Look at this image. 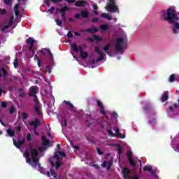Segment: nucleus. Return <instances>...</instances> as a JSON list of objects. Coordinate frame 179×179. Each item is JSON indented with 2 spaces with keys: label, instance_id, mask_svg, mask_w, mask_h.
I'll return each instance as SVG.
<instances>
[{
  "label": "nucleus",
  "instance_id": "obj_59",
  "mask_svg": "<svg viewBox=\"0 0 179 179\" xmlns=\"http://www.w3.org/2000/svg\"><path fill=\"white\" fill-rule=\"evenodd\" d=\"M92 23H97V22H99V18L94 17L92 19Z\"/></svg>",
  "mask_w": 179,
  "mask_h": 179
},
{
  "label": "nucleus",
  "instance_id": "obj_42",
  "mask_svg": "<svg viewBox=\"0 0 179 179\" xmlns=\"http://www.w3.org/2000/svg\"><path fill=\"white\" fill-rule=\"evenodd\" d=\"M55 22H56L57 26H59L60 27L62 26V21L61 20H59V19L57 18V19L55 20Z\"/></svg>",
  "mask_w": 179,
  "mask_h": 179
},
{
  "label": "nucleus",
  "instance_id": "obj_51",
  "mask_svg": "<svg viewBox=\"0 0 179 179\" xmlns=\"http://www.w3.org/2000/svg\"><path fill=\"white\" fill-rule=\"evenodd\" d=\"M54 10H55V7H51L50 9L48 10V12H49V13H54Z\"/></svg>",
  "mask_w": 179,
  "mask_h": 179
},
{
  "label": "nucleus",
  "instance_id": "obj_3",
  "mask_svg": "<svg viewBox=\"0 0 179 179\" xmlns=\"http://www.w3.org/2000/svg\"><path fill=\"white\" fill-rule=\"evenodd\" d=\"M94 51L96 54H98L99 57L96 59H92L91 60V64H96V62H100L104 59V53L100 50V48H99V46L94 47Z\"/></svg>",
  "mask_w": 179,
  "mask_h": 179
},
{
  "label": "nucleus",
  "instance_id": "obj_31",
  "mask_svg": "<svg viewBox=\"0 0 179 179\" xmlns=\"http://www.w3.org/2000/svg\"><path fill=\"white\" fill-rule=\"evenodd\" d=\"M101 17H103V19H108V20H111V18H110V16L108 15V14L106 13H103L101 14Z\"/></svg>",
  "mask_w": 179,
  "mask_h": 179
},
{
  "label": "nucleus",
  "instance_id": "obj_30",
  "mask_svg": "<svg viewBox=\"0 0 179 179\" xmlns=\"http://www.w3.org/2000/svg\"><path fill=\"white\" fill-rule=\"evenodd\" d=\"M45 51H46V52H48V54H49L50 59H54V56L52 55V52H51V50H50L49 48H45Z\"/></svg>",
  "mask_w": 179,
  "mask_h": 179
},
{
  "label": "nucleus",
  "instance_id": "obj_19",
  "mask_svg": "<svg viewBox=\"0 0 179 179\" xmlns=\"http://www.w3.org/2000/svg\"><path fill=\"white\" fill-rule=\"evenodd\" d=\"M63 104L68 106L69 108H70L71 111H73V110L75 109V106L69 101H64Z\"/></svg>",
  "mask_w": 179,
  "mask_h": 179
},
{
  "label": "nucleus",
  "instance_id": "obj_11",
  "mask_svg": "<svg viewBox=\"0 0 179 179\" xmlns=\"http://www.w3.org/2000/svg\"><path fill=\"white\" fill-rule=\"evenodd\" d=\"M86 5H87V1L82 0H78L75 3V6H76L77 8H85Z\"/></svg>",
  "mask_w": 179,
  "mask_h": 179
},
{
  "label": "nucleus",
  "instance_id": "obj_25",
  "mask_svg": "<svg viewBox=\"0 0 179 179\" xmlns=\"http://www.w3.org/2000/svg\"><path fill=\"white\" fill-rule=\"evenodd\" d=\"M122 173L124 176H129V174H131V170H129V169L127 167H124L123 169Z\"/></svg>",
  "mask_w": 179,
  "mask_h": 179
},
{
  "label": "nucleus",
  "instance_id": "obj_28",
  "mask_svg": "<svg viewBox=\"0 0 179 179\" xmlns=\"http://www.w3.org/2000/svg\"><path fill=\"white\" fill-rule=\"evenodd\" d=\"M7 134L8 136H10L11 138L15 136V131L12 130L11 129H7Z\"/></svg>",
  "mask_w": 179,
  "mask_h": 179
},
{
  "label": "nucleus",
  "instance_id": "obj_43",
  "mask_svg": "<svg viewBox=\"0 0 179 179\" xmlns=\"http://www.w3.org/2000/svg\"><path fill=\"white\" fill-rule=\"evenodd\" d=\"M111 166H113V162L112 161H109L107 162V169L108 170H110V169H111Z\"/></svg>",
  "mask_w": 179,
  "mask_h": 179
},
{
  "label": "nucleus",
  "instance_id": "obj_17",
  "mask_svg": "<svg viewBox=\"0 0 179 179\" xmlns=\"http://www.w3.org/2000/svg\"><path fill=\"white\" fill-rule=\"evenodd\" d=\"M81 17H83L84 19H87L89 17V10H83L80 11Z\"/></svg>",
  "mask_w": 179,
  "mask_h": 179
},
{
  "label": "nucleus",
  "instance_id": "obj_20",
  "mask_svg": "<svg viewBox=\"0 0 179 179\" xmlns=\"http://www.w3.org/2000/svg\"><path fill=\"white\" fill-rule=\"evenodd\" d=\"M99 29L102 33H104V31H107L110 27H108V24H105L100 25Z\"/></svg>",
  "mask_w": 179,
  "mask_h": 179
},
{
  "label": "nucleus",
  "instance_id": "obj_15",
  "mask_svg": "<svg viewBox=\"0 0 179 179\" xmlns=\"http://www.w3.org/2000/svg\"><path fill=\"white\" fill-rule=\"evenodd\" d=\"M8 76V71L2 67L0 68V78H6Z\"/></svg>",
  "mask_w": 179,
  "mask_h": 179
},
{
  "label": "nucleus",
  "instance_id": "obj_34",
  "mask_svg": "<svg viewBox=\"0 0 179 179\" xmlns=\"http://www.w3.org/2000/svg\"><path fill=\"white\" fill-rule=\"evenodd\" d=\"M110 50V45H107L106 46L103 47V50L106 51V54H108V55H110V52L108 51Z\"/></svg>",
  "mask_w": 179,
  "mask_h": 179
},
{
  "label": "nucleus",
  "instance_id": "obj_9",
  "mask_svg": "<svg viewBox=\"0 0 179 179\" xmlns=\"http://www.w3.org/2000/svg\"><path fill=\"white\" fill-rule=\"evenodd\" d=\"M30 93L29 94V96L31 97L33 96H36L37 93H38V87L37 86H32L29 88Z\"/></svg>",
  "mask_w": 179,
  "mask_h": 179
},
{
  "label": "nucleus",
  "instance_id": "obj_6",
  "mask_svg": "<svg viewBox=\"0 0 179 179\" xmlns=\"http://www.w3.org/2000/svg\"><path fill=\"white\" fill-rule=\"evenodd\" d=\"M124 42V38H118L116 40V43H115V50L117 52H120V51H121L122 50L124 49V48L121 45L122 43Z\"/></svg>",
  "mask_w": 179,
  "mask_h": 179
},
{
  "label": "nucleus",
  "instance_id": "obj_32",
  "mask_svg": "<svg viewBox=\"0 0 179 179\" xmlns=\"http://www.w3.org/2000/svg\"><path fill=\"white\" fill-rule=\"evenodd\" d=\"M167 100H169V95L167 94H164L162 96V101L164 102V101H167Z\"/></svg>",
  "mask_w": 179,
  "mask_h": 179
},
{
  "label": "nucleus",
  "instance_id": "obj_2",
  "mask_svg": "<svg viewBox=\"0 0 179 179\" xmlns=\"http://www.w3.org/2000/svg\"><path fill=\"white\" fill-rule=\"evenodd\" d=\"M110 3L106 5L105 7V9L106 10H109L110 13H120V9H118V6H117V2H115V0H108Z\"/></svg>",
  "mask_w": 179,
  "mask_h": 179
},
{
  "label": "nucleus",
  "instance_id": "obj_10",
  "mask_svg": "<svg viewBox=\"0 0 179 179\" xmlns=\"http://www.w3.org/2000/svg\"><path fill=\"white\" fill-rule=\"evenodd\" d=\"M49 163H50L52 167H55L56 170H58L61 166H62V164L61 162L57 161L55 164L54 163V161H52V158L49 159Z\"/></svg>",
  "mask_w": 179,
  "mask_h": 179
},
{
  "label": "nucleus",
  "instance_id": "obj_36",
  "mask_svg": "<svg viewBox=\"0 0 179 179\" xmlns=\"http://www.w3.org/2000/svg\"><path fill=\"white\" fill-rule=\"evenodd\" d=\"M174 80H176V75L172 74L169 77V82L173 83Z\"/></svg>",
  "mask_w": 179,
  "mask_h": 179
},
{
  "label": "nucleus",
  "instance_id": "obj_44",
  "mask_svg": "<svg viewBox=\"0 0 179 179\" xmlns=\"http://www.w3.org/2000/svg\"><path fill=\"white\" fill-rule=\"evenodd\" d=\"M93 38L96 41H100L101 40V38L97 35H94L93 36Z\"/></svg>",
  "mask_w": 179,
  "mask_h": 179
},
{
  "label": "nucleus",
  "instance_id": "obj_38",
  "mask_svg": "<svg viewBox=\"0 0 179 179\" xmlns=\"http://www.w3.org/2000/svg\"><path fill=\"white\" fill-rule=\"evenodd\" d=\"M144 171H152V166H145L143 167Z\"/></svg>",
  "mask_w": 179,
  "mask_h": 179
},
{
  "label": "nucleus",
  "instance_id": "obj_61",
  "mask_svg": "<svg viewBox=\"0 0 179 179\" xmlns=\"http://www.w3.org/2000/svg\"><path fill=\"white\" fill-rule=\"evenodd\" d=\"M149 124H150V125H154V124H156V120L153 119L152 120H150Z\"/></svg>",
  "mask_w": 179,
  "mask_h": 179
},
{
  "label": "nucleus",
  "instance_id": "obj_62",
  "mask_svg": "<svg viewBox=\"0 0 179 179\" xmlns=\"http://www.w3.org/2000/svg\"><path fill=\"white\" fill-rule=\"evenodd\" d=\"M107 161H104L103 163L102 164V167L106 168L107 167Z\"/></svg>",
  "mask_w": 179,
  "mask_h": 179
},
{
  "label": "nucleus",
  "instance_id": "obj_57",
  "mask_svg": "<svg viewBox=\"0 0 179 179\" xmlns=\"http://www.w3.org/2000/svg\"><path fill=\"white\" fill-rule=\"evenodd\" d=\"M144 110L145 111H149V110H150V105H145L144 107Z\"/></svg>",
  "mask_w": 179,
  "mask_h": 179
},
{
  "label": "nucleus",
  "instance_id": "obj_4",
  "mask_svg": "<svg viewBox=\"0 0 179 179\" xmlns=\"http://www.w3.org/2000/svg\"><path fill=\"white\" fill-rule=\"evenodd\" d=\"M27 44H29V51L32 52L33 55H34V44L37 43V41L34 40L33 38L29 37L26 41Z\"/></svg>",
  "mask_w": 179,
  "mask_h": 179
},
{
  "label": "nucleus",
  "instance_id": "obj_40",
  "mask_svg": "<svg viewBox=\"0 0 179 179\" xmlns=\"http://www.w3.org/2000/svg\"><path fill=\"white\" fill-rule=\"evenodd\" d=\"M15 111H16V109L15 108V106H11V107L9 110L10 114H13V113H15Z\"/></svg>",
  "mask_w": 179,
  "mask_h": 179
},
{
  "label": "nucleus",
  "instance_id": "obj_1",
  "mask_svg": "<svg viewBox=\"0 0 179 179\" xmlns=\"http://www.w3.org/2000/svg\"><path fill=\"white\" fill-rule=\"evenodd\" d=\"M29 150L30 152L33 163H37L38 162V156L40 155L38 150H37L33 144H31L29 145Z\"/></svg>",
  "mask_w": 179,
  "mask_h": 179
},
{
  "label": "nucleus",
  "instance_id": "obj_39",
  "mask_svg": "<svg viewBox=\"0 0 179 179\" xmlns=\"http://www.w3.org/2000/svg\"><path fill=\"white\" fill-rule=\"evenodd\" d=\"M132 152L131 151H128L127 153V159L128 160H129V159H132Z\"/></svg>",
  "mask_w": 179,
  "mask_h": 179
},
{
  "label": "nucleus",
  "instance_id": "obj_7",
  "mask_svg": "<svg viewBox=\"0 0 179 179\" xmlns=\"http://www.w3.org/2000/svg\"><path fill=\"white\" fill-rule=\"evenodd\" d=\"M66 10H71V8L68 6H64L60 9L62 19L64 20V22H66Z\"/></svg>",
  "mask_w": 179,
  "mask_h": 179
},
{
  "label": "nucleus",
  "instance_id": "obj_29",
  "mask_svg": "<svg viewBox=\"0 0 179 179\" xmlns=\"http://www.w3.org/2000/svg\"><path fill=\"white\" fill-rule=\"evenodd\" d=\"M14 12L15 16H19V4H16L14 7Z\"/></svg>",
  "mask_w": 179,
  "mask_h": 179
},
{
  "label": "nucleus",
  "instance_id": "obj_52",
  "mask_svg": "<svg viewBox=\"0 0 179 179\" xmlns=\"http://www.w3.org/2000/svg\"><path fill=\"white\" fill-rule=\"evenodd\" d=\"M27 140L28 141V142H30V141H31V134L30 133L27 134Z\"/></svg>",
  "mask_w": 179,
  "mask_h": 179
},
{
  "label": "nucleus",
  "instance_id": "obj_33",
  "mask_svg": "<svg viewBox=\"0 0 179 179\" xmlns=\"http://www.w3.org/2000/svg\"><path fill=\"white\" fill-rule=\"evenodd\" d=\"M32 97H34V101L35 102V104H38V106L41 105L37 95L32 96Z\"/></svg>",
  "mask_w": 179,
  "mask_h": 179
},
{
  "label": "nucleus",
  "instance_id": "obj_23",
  "mask_svg": "<svg viewBox=\"0 0 179 179\" xmlns=\"http://www.w3.org/2000/svg\"><path fill=\"white\" fill-rule=\"evenodd\" d=\"M18 92H20L19 94V97H20L21 99H23V97H26V92H24V89L20 88L18 89Z\"/></svg>",
  "mask_w": 179,
  "mask_h": 179
},
{
  "label": "nucleus",
  "instance_id": "obj_45",
  "mask_svg": "<svg viewBox=\"0 0 179 179\" xmlns=\"http://www.w3.org/2000/svg\"><path fill=\"white\" fill-rule=\"evenodd\" d=\"M31 166H32V167L36 169V167H37V166H38V167H41V164L39 163L38 161L37 163H34V164H31Z\"/></svg>",
  "mask_w": 179,
  "mask_h": 179
},
{
  "label": "nucleus",
  "instance_id": "obj_18",
  "mask_svg": "<svg viewBox=\"0 0 179 179\" xmlns=\"http://www.w3.org/2000/svg\"><path fill=\"white\" fill-rule=\"evenodd\" d=\"M115 136L120 138V139H124L125 136L120 132V128L117 127L115 129Z\"/></svg>",
  "mask_w": 179,
  "mask_h": 179
},
{
  "label": "nucleus",
  "instance_id": "obj_49",
  "mask_svg": "<svg viewBox=\"0 0 179 179\" xmlns=\"http://www.w3.org/2000/svg\"><path fill=\"white\" fill-rule=\"evenodd\" d=\"M100 113L101 114H103V115H106V110L104 109V106L100 108Z\"/></svg>",
  "mask_w": 179,
  "mask_h": 179
},
{
  "label": "nucleus",
  "instance_id": "obj_50",
  "mask_svg": "<svg viewBox=\"0 0 179 179\" xmlns=\"http://www.w3.org/2000/svg\"><path fill=\"white\" fill-rule=\"evenodd\" d=\"M97 106H98V107H99V108L104 107V106H103V103L99 100L97 101Z\"/></svg>",
  "mask_w": 179,
  "mask_h": 179
},
{
  "label": "nucleus",
  "instance_id": "obj_26",
  "mask_svg": "<svg viewBox=\"0 0 179 179\" xmlns=\"http://www.w3.org/2000/svg\"><path fill=\"white\" fill-rule=\"evenodd\" d=\"M87 57H89V53H87V52H82L80 53V58H82V59H86Z\"/></svg>",
  "mask_w": 179,
  "mask_h": 179
},
{
  "label": "nucleus",
  "instance_id": "obj_22",
  "mask_svg": "<svg viewBox=\"0 0 179 179\" xmlns=\"http://www.w3.org/2000/svg\"><path fill=\"white\" fill-rule=\"evenodd\" d=\"M42 145H43V146L50 145V140L47 139L45 136H42Z\"/></svg>",
  "mask_w": 179,
  "mask_h": 179
},
{
  "label": "nucleus",
  "instance_id": "obj_13",
  "mask_svg": "<svg viewBox=\"0 0 179 179\" xmlns=\"http://www.w3.org/2000/svg\"><path fill=\"white\" fill-rule=\"evenodd\" d=\"M81 31L82 33H91V34H94V33L99 31V29H97V27H92L87 29H83Z\"/></svg>",
  "mask_w": 179,
  "mask_h": 179
},
{
  "label": "nucleus",
  "instance_id": "obj_53",
  "mask_svg": "<svg viewBox=\"0 0 179 179\" xmlns=\"http://www.w3.org/2000/svg\"><path fill=\"white\" fill-rule=\"evenodd\" d=\"M22 117L24 118V120H27V118H29V115H27V113H23Z\"/></svg>",
  "mask_w": 179,
  "mask_h": 179
},
{
  "label": "nucleus",
  "instance_id": "obj_14",
  "mask_svg": "<svg viewBox=\"0 0 179 179\" xmlns=\"http://www.w3.org/2000/svg\"><path fill=\"white\" fill-rule=\"evenodd\" d=\"M59 156H61L62 157H66V154H65V152H64L57 151L56 152H55L53 158L57 159L58 160H59V159H60Z\"/></svg>",
  "mask_w": 179,
  "mask_h": 179
},
{
  "label": "nucleus",
  "instance_id": "obj_63",
  "mask_svg": "<svg viewBox=\"0 0 179 179\" xmlns=\"http://www.w3.org/2000/svg\"><path fill=\"white\" fill-rule=\"evenodd\" d=\"M50 174H51V176H53V177H57V174H55V171H50Z\"/></svg>",
  "mask_w": 179,
  "mask_h": 179
},
{
  "label": "nucleus",
  "instance_id": "obj_24",
  "mask_svg": "<svg viewBox=\"0 0 179 179\" xmlns=\"http://www.w3.org/2000/svg\"><path fill=\"white\" fill-rule=\"evenodd\" d=\"M129 163L130 164V166H131L133 167V169L135 170L136 167V162L134 160V158L129 159H128Z\"/></svg>",
  "mask_w": 179,
  "mask_h": 179
},
{
  "label": "nucleus",
  "instance_id": "obj_58",
  "mask_svg": "<svg viewBox=\"0 0 179 179\" xmlns=\"http://www.w3.org/2000/svg\"><path fill=\"white\" fill-rule=\"evenodd\" d=\"M50 2L53 3H59V2H62V0H50Z\"/></svg>",
  "mask_w": 179,
  "mask_h": 179
},
{
  "label": "nucleus",
  "instance_id": "obj_8",
  "mask_svg": "<svg viewBox=\"0 0 179 179\" xmlns=\"http://www.w3.org/2000/svg\"><path fill=\"white\" fill-rule=\"evenodd\" d=\"M71 50H73L74 52H83V48L82 46H78L76 43H71Z\"/></svg>",
  "mask_w": 179,
  "mask_h": 179
},
{
  "label": "nucleus",
  "instance_id": "obj_16",
  "mask_svg": "<svg viewBox=\"0 0 179 179\" xmlns=\"http://www.w3.org/2000/svg\"><path fill=\"white\" fill-rule=\"evenodd\" d=\"M34 110H35L36 114H37V115H41V105L35 104Z\"/></svg>",
  "mask_w": 179,
  "mask_h": 179
},
{
  "label": "nucleus",
  "instance_id": "obj_55",
  "mask_svg": "<svg viewBox=\"0 0 179 179\" xmlns=\"http://www.w3.org/2000/svg\"><path fill=\"white\" fill-rule=\"evenodd\" d=\"M67 37L68 38H72V37H73V34H72V32L69 31L67 34Z\"/></svg>",
  "mask_w": 179,
  "mask_h": 179
},
{
  "label": "nucleus",
  "instance_id": "obj_21",
  "mask_svg": "<svg viewBox=\"0 0 179 179\" xmlns=\"http://www.w3.org/2000/svg\"><path fill=\"white\" fill-rule=\"evenodd\" d=\"M15 19V17L13 16H11L10 17V21L8 22V24L7 25H5L3 27V28L5 29V30L9 29V27H10V26H12V24H13V20Z\"/></svg>",
  "mask_w": 179,
  "mask_h": 179
},
{
  "label": "nucleus",
  "instance_id": "obj_64",
  "mask_svg": "<svg viewBox=\"0 0 179 179\" xmlns=\"http://www.w3.org/2000/svg\"><path fill=\"white\" fill-rule=\"evenodd\" d=\"M129 179H139V178L135 177V176H129Z\"/></svg>",
  "mask_w": 179,
  "mask_h": 179
},
{
  "label": "nucleus",
  "instance_id": "obj_35",
  "mask_svg": "<svg viewBox=\"0 0 179 179\" xmlns=\"http://www.w3.org/2000/svg\"><path fill=\"white\" fill-rule=\"evenodd\" d=\"M14 68H17L19 66V59L17 58H15L13 62Z\"/></svg>",
  "mask_w": 179,
  "mask_h": 179
},
{
  "label": "nucleus",
  "instance_id": "obj_47",
  "mask_svg": "<svg viewBox=\"0 0 179 179\" xmlns=\"http://www.w3.org/2000/svg\"><path fill=\"white\" fill-rule=\"evenodd\" d=\"M1 106L2 107V108H6V107H8V103L5 101H2L1 103Z\"/></svg>",
  "mask_w": 179,
  "mask_h": 179
},
{
  "label": "nucleus",
  "instance_id": "obj_12",
  "mask_svg": "<svg viewBox=\"0 0 179 179\" xmlns=\"http://www.w3.org/2000/svg\"><path fill=\"white\" fill-rule=\"evenodd\" d=\"M13 145L14 146H15L16 148H17V149H20V148H22V146H23V145H24V139H22L21 141H19L18 142L16 141L15 140V138L13 139Z\"/></svg>",
  "mask_w": 179,
  "mask_h": 179
},
{
  "label": "nucleus",
  "instance_id": "obj_56",
  "mask_svg": "<svg viewBox=\"0 0 179 179\" xmlns=\"http://www.w3.org/2000/svg\"><path fill=\"white\" fill-rule=\"evenodd\" d=\"M96 152H97L98 155H99L100 156H101V155H103V151H101V150L99 148H96Z\"/></svg>",
  "mask_w": 179,
  "mask_h": 179
},
{
  "label": "nucleus",
  "instance_id": "obj_46",
  "mask_svg": "<svg viewBox=\"0 0 179 179\" xmlns=\"http://www.w3.org/2000/svg\"><path fill=\"white\" fill-rule=\"evenodd\" d=\"M4 3L10 6L12 5V0H4Z\"/></svg>",
  "mask_w": 179,
  "mask_h": 179
},
{
  "label": "nucleus",
  "instance_id": "obj_5",
  "mask_svg": "<svg viewBox=\"0 0 179 179\" xmlns=\"http://www.w3.org/2000/svg\"><path fill=\"white\" fill-rule=\"evenodd\" d=\"M29 125L31 127H34V134L35 135H38V133H37V128L41 125V122L38 119H35L34 121H31L29 122Z\"/></svg>",
  "mask_w": 179,
  "mask_h": 179
},
{
  "label": "nucleus",
  "instance_id": "obj_60",
  "mask_svg": "<svg viewBox=\"0 0 179 179\" xmlns=\"http://www.w3.org/2000/svg\"><path fill=\"white\" fill-rule=\"evenodd\" d=\"M47 150V148H45V147H39L38 148L39 152H43V150Z\"/></svg>",
  "mask_w": 179,
  "mask_h": 179
},
{
  "label": "nucleus",
  "instance_id": "obj_27",
  "mask_svg": "<svg viewBox=\"0 0 179 179\" xmlns=\"http://www.w3.org/2000/svg\"><path fill=\"white\" fill-rule=\"evenodd\" d=\"M116 146L117 148V153L119 155V159H120V157H121V154L122 153V147L119 144H117Z\"/></svg>",
  "mask_w": 179,
  "mask_h": 179
},
{
  "label": "nucleus",
  "instance_id": "obj_54",
  "mask_svg": "<svg viewBox=\"0 0 179 179\" xmlns=\"http://www.w3.org/2000/svg\"><path fill=\"white\" fill-rule=\"evenodd\" d=\"M26 159V162L28 163V164H31V159H30V157H28Z\"/></svg>",
  "mask_w": 179,
  "mask_h": 179
},
{
  "label": "nucleus",
  "instance_id": "obj_41",
  "mask_svg": "<svg viewBox=\"0 0 179 179\" xmlns=\"http://www.w3.org/2000/svg\"><path fill=\"white\" fill-rule=\"evenodd\" d=\"M24 157H30V152H29V150H25V152H24Z\"/></svg>",
  "mask_w": 179,
  "mask_h": 179
},
{
  "label": "nucleus",
  "instance_id": "obj_37",
  "mask_svg": "<svg viewBox=\"0 0 179 179\" xmlns=\"http://www.w3.org/2000/svg\"><path fill=\"white\" fill-rule=\"evenodd\" d=\"M107 132H108L109 136H115V134L114 132H113V130L108 129Z\"/></svg>",
  "mask_w": 179,
  "mask_h": 179
},
{
  "label": "nucleus",
  "instance_id": "obj_48",
  "mask_svg": "<svg viewBox=\"0 0 179 179\" xmlns=\"http://www.w3.org/2000/svg\"><path fill=\"white\" fill-rule=\"evenodd\" d=\"M0 15H1V16L6 15V10L0 8Z\"/></svg>",
  "mask_w": 179,
  "mask_h": 179
}]
</instances>
